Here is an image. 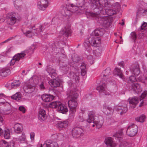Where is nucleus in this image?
Here are the masks:
<instances>
[{
	"instance_id": "1",
	"label": "nucleus",
	"mask_w": 147,
	"mask_h": 147,
	"mask_svg": "<svg viewBox=\"0 0 147 147\" xmlns=\"http://www.w3.org/2000/svg\"><path fill=\"white\" fill-rule=\"evenodd\" d=\"M90 2L93 5H95L99 10L96 11L97 8L94 9L96 13L89 12L87 13V15L92 17H96L103 9L105 10L107 14L109 16H112L117 13L116 10L111 8V3H109L108 0H89Z\"/></svg>"
},
{
	"instance_id": "2",
	"label": "nucleus",
	"mask_w": 147,
	"mask_h": 147,
	"mask_svg": "<svg viewBox=\"0 0 147 147\" xmlns=\"http://www.w3.org/2000/svg\"><path fill=\"white\" fill-rule=\"evenodd\" d=\"M67 95L71 99L68 102V105L70 109L69 117L73 118L78 105V103L76 100L78 97V94L76 91L69 90L67 92Z\"/></svg>"
},
{
	"instance_id": "3",
	"label": "nucleus",
	"mask_w": 147,
	"mask_h": 147,
	"mask_svg": "<svg viewBox=\"0 0 147 147\" xmlns=\"http://www.w3.org/2000/svg\"><path fill=\"white\" fill-rule=\"evenodd\" d=\"M38 82V78L36 76H34L29 80V82L24 88L25 92L27 93H30L34 90L35 87Z\"/></svg>"
},
{
	"instance_id": "4",
	"label": "nucleus",
	"mask_w": 147,
	"mask_h": 147,
	"mask_svg": "<svg viewBox=\"0 0 147 147\" xmlns=\"http://www.w3.org/2000/svg\"><path fill=\"white\" fill-rule=\"evenodd\" d=\"M47 24V23H45L42 25H40L38 28L37 29H35V26H33L31 30L26 31L25 33L26 35L29 37H31L34 35L38 34L40 32V34L42 33L43 31L45 29Z\"/></svg>"
},
{
	"instance_id": "5",
	"label": "nucleus",
	"mask_w": 147,
	"mask_h": 147,
	"mask_svg": "<svg viewBox=\"0 0 147 147\" xmlns=\"http://www.w3.org/2000/svg\"><path fill=\"white\" fill-rule=\"evenodd\" d=\"M67 6L64 11L65 14H63L65 16H68L69 17L72 13L75 12L78 9V7L72 4L67 5Z\"/></svg>"
},
{
	"instance_id": "6",
	"label": "nucleus",
	"mask_w": 147,
	"mask_h": 147,
	"mask_svg": "<svg viewBox=\"0 0 147 147\" xmlns=\"http://www.w3.org/2000/svg\"><path fill=\"white\" fill-rule=\"evenodd\" d=\"M138 131V127L137 126L132 124L128 126L127 129L126 133L129 136L132 137L136 134Z\"/></svg>"
},
{
	"instance_id": "7",
	"label": "nucleus",
	"mask_w": 147,
	"mask_h": 147,
	"mask_svg": "<svg viewBox=\"0 0 147 147\" xmlns=\"http://www.w3.org/2000/svg\"><path fill=\"white\" fill-rule=\"evenodd\" d=\"M107 83L104 82L102 84L97 87L96 89L98 91L100 95V96L109 95V93L107 91Z\"/></svg>"
},
{
	"instance_id": "8",
	"label": "nucleus",
	"mask_w": 147,
	"mask_h": 147,
	"mask_svg": "<svg viewBox=\"0 0 147 147\" xmlns=\"http://www.w3.org/2000/svg\"><path fill=\"white\" fill-rule=\"evenodd\" d=\"M8 18L7 20L8 23L10 25L14 24L17 18V16L14 12H11L9 13L7 16Z\"/></svg>"
},
{
	"instance_id": "9",
	"label": "nucleus",
	"mask_w": 147,
	"mask_h": 147,
	"mask_svg": "<svg viewBox=\"0 0 147 147\" xmlns=\"http://www.w3.org/2000/svg\"><path fill=\"white\" fill-rule=\"evenodd\" d=\"M84 131L82 128L79 127H76L73 129L72 134L74 137L77 138L82 135Z\"/></svg>"
},
{
	"instance_id": "10",
	"label": "nucleus",
	"mask_w": 147,
	"mask_h": 147,
	"mask_svg": "<svg viewBox=\"0 0 147 147\" xmlns=\"http://www.w3.org/2000/svg\"><path fill=\"white\" fill-rule=\"evenodd\" d=\"M26 54L24 53H18L14 55L12 59L11 60L10 65H13L15 63L16 61H18L22 59L24 57Z\"/></svg>"
},
{
	"instance_id": "11",
	"label": "nucleus",
	"mask_w": 147,
	"mask_h": 147,
	"mask_svg": "<svg viewBox=\"0 0 147 147\" xmlns=\"http://www.w3.org/2000/svg\"><path fill=\"white\" fill-rule=\"evenodd\" d=\"M49 2L47 0H40L37 3L38 8L42 11L45 10L48 7Z\"/></svg>"
},
{
	"instance_id": "12",
	"label": "nucleus",
	"mask_w": 147,
	"mask_h": 147,
	"mask_svg": "<svg viewBox=\"0 0 147 147\" xmlns=\"http://www.w3.org/2000/svg\"><path fill=\"white\" fill-rule=\"evenodd\" d=\"M98 116H96V113L94 111H90L88 113V118L86 121L89 123H91L94 122V121L96 120L97 117H99Z\"/></svg>"
},
{
	"instance_id": "13",
	"label": "nucleus",
	"mask_w": 147,
	"mask_h": 147,
	"mask_svg": "<svg viewBox=\"0 0 147 147\" xmlns=\"http://www.w3.org/2000/svg\"><path fill=\"white\" fill-rule=\"evenodd\" d=\"M89 43L92 46L97 47L101 42L100 39L96 37L90 38L89 39Z\"/></svg>"
},
{
	"instance_id": "14",
	"label": "nucleus",
	"mask_w": 147,
	"mask_h": 147,
	"mask_svg": "<svg viewBox=\"0 0 147 147\" xmlns=\"http://www.w3.org/2000/svg\"><path fill=\"white\" fill-rule=\"evenodd\" d=\"M130 71L135 76H138L140 74L139 65L137 63L132 64L130 67Z\"/></svg>"
},
{
	"instance_id": "15",
	"label": "nucleus",
	"mask_w": 147,
	"mask_h": 147,
	"mask_svg": "<svg viewBox=\"0 0 147 147\" xmlns=\"http://www.w3.org/2000/svg\"><path fill=\"white\" fill-rule=\"evenodd\" d=\"M114 108L118 113L121 115L125 113L127 111V108L126 105L125 106H115Z\"/></svg>"
},
{
	"instance_id": "16",
	"label": "nucleus",
	"mask_w": 147,
	"mask_h": 147,
	"mask_svg": "<svg viewBox=\"0 0 147 147\" xmlns=\"http://www.w3.org/2000/svg\"><path fill=\"white\" fill-rule=\"evenodd\" d=\"M130 104V107L134 109L138 103V98L136 97L130 98L128 100Z\"/></svg>"
},
{
	"instance_id": "17",
	"label": "nucleus",
	"mask_w": 147,
	"mask_h": 147,
	"mask_svg": "<svg viewBox=\"0 0 147 147\" xmlns=\"http://www.w3.org/2000/svg\"><path fill=\"white\" fill-rule=\"evenodd\" d=\"M58 147V144L56 142L51 140H49L46 141L44 144H42L40 147Z\"/></svg>"
},
{
	"instance_id": "18",
	"label": "nucleus",
	"mask_w": 147,
	"mask_h": 147,
	"mask_svg": "<svg viewBox=\"0 0 147 147\" xmlns=\"http://www.w3.org/2000/svg\"><path fill=\"white\" fill-rule=\"evenodd\" d=\"M130 89L134 91L137 94L139 93L142 91V88L137 83H133L130 88Z\"/></svg>"
},
{
	"instance_id": "19",
	"label": "nucleus",
	"mask_w": 147,
	"mask_h": 147,
	"mask_svg": "<svg viewBox=\"0 0 147 147\" xmlns=\"http://www.w3.org/2000/svg\"><path fill=\"white\" fill-rule=\"evenodd\" d=\"M38 118L39 120L44 121L47 118L45 111L42 109H41L39 111L38 114Z\"/></svg>"
},
{
	"instance_id": "20",
	"label": "nucleus",
	"mask_w": 147,
	"mask_h": 147,
	"mask_svg": "<svg viewBox=\"0 0 147 147\" xmlns=\"http://www.w3.org/2000/svg\"><path fill=\"white\" fill-rule=\"evenodd\" d=\"M94 123H95L96 127L98 128L101 127L103 123V119L102 117L100 116L99 117H97L96 120L94 121Z\"/></svg>"
},
{
	"instance_id": "21",
	"label": "nucleus",
	"mask_w": 147,
	"mask_h": 147,
	"mask_svg": "<svg viewBox=\"0 0 147 147\" xmlns=\"http://www.w3.org/2000/svg\"><path fill=\"white\" fill-rule=\"evenodd\" d=\"M41 98L44 101L49 102L53 100L54 96L51 94H44L42 96Z\"/></svg>"
},
{
	"instance_id": "22",
	"label": "nucleus",
	"mask_w": 147,
	"mask_h": 147,
	"mask_svg": "<svg viewBox=\"0 0 147 147\" xmlns=\"http://www.w3.org/2000/svg\"><path fill=\"white\" fill-rule=\"evenodd\" d=\"M105 30L103 28H98L94 30L92 33V35L95 36H101L104 34Z\"/></svg>"
},
{
	"instance_id": "23",
	"label": "nucleus",
	"mask_w": 147,
	"mask_h": 147,
	"mask_svg": "<svg viewBox=\"0 0 147 147\" xmlns=\"http://www.w3.org/2000/svg\"><path fill=\"white\" fill-rule=\"evenodd\" d=\"M105 142L109 147H115L116 146V143L113 141L111 138L108 137L105 139Z\"/></svg>"
},
{
	"instance_id": "24",
	"label": "nucleus",
	"mask_w": 147,
	"mask_h": 147,
	"mask_svg": "<svg viewBox=\"0 0 147 147\" xmlns=\"http://www.w3.org/2000/svg\"><path fill=\"white\" fill-rule=\"evenodd\" d=\"M71 30L69 26L65 27L62 32V34L66 36H68L71 34Z\"/></svg>"
},
{
	"instance_id": "25",
	"label": "nucleus",
	"mask_w": 147,
	"mask_h": 147,
	"mask_svg": "<svg viewBox=\"0 0 147 147\" xmlns=\"http://www.w3.org/2000/svg\"><path fill=\"white\" fill-rule=\"evenodd\" d=\"M57 110L63 114H66L68 112V109L67 107L63 105L61 103Z\"/></svg>"
},
{
	"instance_id": "26",
	"label": "nucleus",
	"mask_w": 147,
	"mask_h": 147,
	"mask_svg": "<svg viewBox=\"0 0 147 147\" xmlns=\"http://www.w3.org/2000/svg\"><path fill=\"white\" fill-rule=\"evenodd\" d=\"M114 108H112L108 106L105 105L104 107V111L105 114H112L114 111Z\"/></svg>"
},
{
	"instance_id": "27",
	"label": "nucleus",
	"mask_w": 147,
	"mask_h": 147,
	"mask_svg": "<svg viewBox=\"0 0 147 147\" xmlns=\"http://www.w3.org/2000/svg\"><path fill=\"white\" fill-rule=\"evenodd\" d=\"M14 128L15 132L17 134H19L22 132L23 129L22 125L19 123H16L15 124Z\"/></svg>"
},
{
	"instance_id": "28",
	"label": "nucleus",
	"mask_w": 147,
	"mask_h": 147,
	"mask_svg": "<svg viewBox=\"0 0 147 147\" xmlns=\"http://www.w3.org/2000/svg\"><path fill=\"white\" fill-rule=\"evenodd\" d=\"M49 83L51 87H57L60 86V83L58 79H55L53 81H50Z\"/></svg>"
},
{
	"instance_id": "29",
	"label": "nucleus",
	"mask_w": 147,
	"mask_h": 147,
	"mask_svg": "<svg viewBox=\"0 0 147 147\" xmlns=\"http://www.w3.org/2000/svg\"><path fill=\"white\" fill-rule=\"evenodd\" d=\"M68 122L67 120L59 121L57 123L58 127L59 128H66L68 126Z\"/></svg>"
},
{
	"instance_id": "30",
	"label": "nucleus",
	"mask_w": 147,
	"mask_h": 147,
	"mask_svg": "<svg viewBox=\"0 0 147 147\" xmlns=\"http://www.w3.org/2000/svg\"><path fill=\"white\" fill-rule=\"evenodd\" d=\"M70 78L72 80H74L76 82H78L79 79V74L78 73H71L70 74Z\"/></svg>"
},
{
	"instance_id": "31",
	"label": "nucleus",
	"mask_w": 147,
	"mask_h": 147,
	"mask_svg": "<svg viewBox=\"0 0 147 147\" xmlns=\"http://www.w3.org/2000/svg\"><path fill=\"white\" fill-rule=\"evenodd\" d=\"M10 73V70L9 69H3L0 71V75L1 76L6 77Z\"/></svg>"
},
{
	"instance_id": "32",
	"label": "nucleus",
	"mask_w": 147,
	"mask_h": 147,
	"mask_svg": "<svg viewBox=\"0 0 147 147\" xmlns=\"http://www.w3.org/2000/svg\"><path fill=\"white\" fill-rule=\"evenodd\" d=\"M114 72L120 78L123 80H124V77L121 69L117 68H116L114 70Z\"/></svg>"
},
{
	"instance_id": "33",
	"label": "nucleus",
	"mask_w": 147,
	"mask_h": 147,
	"mask_svg": "<svg viewBox=\"0 0 147 147\" xmlns=\"http://www.w3.org/2000/svg\"><path fill=\"white\" fill-rule=\"evenodd\" d=\"M111 74V69L110 67H107L102 72L101 76L104 77H107Z\"/></svg>"
},
{
	"instance_id": "34",
	"label": "nucleus",
	"mask_w": 147,
	"mask_h": 147,
	"mask_svg": "<svg viewBox=\"0 0 147 147\" xmlns=\"http://www.w3.org/2000/svg\"><path fill=\"white\" fill-rule=\"evenodd\" d=\"M110 7L116 10L117 13L119 11L121 8L120 6L118 3H116L112 5H111Z\"/></svg>"
},
{
	"instance_id": "35",
	"label": "nucleus",
	"mask_w": 147,
	"mask_h": 147,
	"mask_svg": "<svg viewBox=\"0 0 147 147\" xmlns=\"http://www.w3.org/2000/svg\"><path fill=\"white\" fill-rule=\"evenodd\" d=\"M61 102L59 101L53 102L51 103L49 105V107L53 108L58 109V107L60 105Z\"/></svg>"
},
{
	"instance_id": "36",
	"label": "nucleus",
	"mask_w": 147,
	"mask_h": 147,
	"mask_svg": "<svg viewBox=\"0 0 147 147\" xmlns=\"http://www.w3.org/2000/svg\"><path fill=\"white\" fill-rule=\"evenodd\" d=\"M4 136L6 139L9 138L10 136V131L9 129H5L3 131V135L1 136Z\"/></svg>"
},
{
	"instance_id": "37",
	"label": "nucleus",
	"mask_w": 147,
	"mask_h": 147,
	"mask_svg": "<svg viewBox=\"0 0 147 147\" xmlns=\"http://www.w3.org/2000/svg\"><path fill=\"white\" fill-rule=\"evenodd\" d=\"M102 48L100 47L95 50L93 51V54L96 56L99 57L101 55Z\"/></svg>"
},
{
	"instance_id": "38",
	"label": "nucleus",
	"mask_w": 147,
	"mask_h": 147,
	"mask_svg": "<svg viewBox=\"0 0 147 147\" xmlns=\"http://www.w3.org/2000/svg\"><path fill=\"white\" fill-rule=\"evenodd\" d=\"M17 140H19L21 143H24L25 142L26 137L24 133H22V135L18 138H17Z\"/></svg>"
},
{
	"instance_id": "39",
	"label": "nucleus",
	"mask_w": 147,
	"mask_h": 147,
	"mask_svg": "<svg viewBox=\"0 0 147 147\" xmlns=\"http://www.w3.org/2000/svg\"><path fill=\"white\" fill-rule=\"evenodd\" d=\"M139 14L142 15H147V9H138L137 12L136 14L138 15Z\"/></svg>"
},
{
	"instance_id": "40",
	"label": "nucleus",
	"mask_w": 147,
	"mask_h": 147,
	"mask_svg": "<svg viewBox=\"0 0 147 147\" xmlns=\"http://www.w3.org/2000/svg\"><path fill=\"white\" fill-rule=\"evenodd\" d=\"M20 83L19 80H15L11 84V88H16L20 85Z\"/></svg>"
},
{
	"instance_id": "41",
	"label": "nucleus",
	"mask_w": 147,
	"mask_h": 147,
	"mask_svg": "<svg viewBox=\"0 0 147 147\" xmlns=\"http://www.w3.org/2000/svg\"><path fill=\"white\" fill-rule=\"evenodd\" d=\"M11 98L12 99L18 100L21 98V95L19 93H17L12 96Z\"/></svg>"
},
{
	"instance_id": "42",
	"label": "nucleus",
	"mask_w": 147,
	"mask_h": 147,
	"mask_svg": "<svg viewBox=\"0 0 147 147\" xmlns=\"http://www.w3.org/2000/svg\"><path fill=\"white\" fill-rule=\"evenodd\" d=\"M73 61L76 63H77L80 61V58L76 54H74L72 57Z\"/></svg>"
},
{
	"instance_id": "43",
	"label": "nucleus",
	"mask_w": 147,
	"mask_h": 147,
	"mask_svg": "<svg viewBox=\"0 0 147 147\" xmlns=\"http://www.w3.org/2000/svg\"><path fill=\"white\" fill-rule=\"evenodd\" d=\"M22 3L21 0H16L14 1V5L16 8H18L21 5Z\"/></svg>"
},
{
	"instance_id": "44",
	"label": "nucleus",
	"mask_w": 147,
	"mask_h": 147,
	"mask_svg": "<svg viewBox=\"0 0 147 147\" xmlns=\"http://www.w3.org/2000/svg\"><path fill=\"white\" fill-rule=\"evenodd\" d=\"M145 118V115H143L140 116L139 117L136 118L135 119L137 121L140 122H144Z\"/></svg>"
},
{
	"instance_id": "45",
	"label": "nucleus",
	"mask_w": 147,
	"mask_h": 147,
	"mask_svg": "<svg viewBox=\"0 0 147 147\" xmlns=\"http://www.w3.org/2000/svg\"><path fill=\"white\" fill-rule=\"evenodd\" d=\"M49 73L50 75L53 80L56 79L57 76V74L55 72L54 70L52 69L51 71H50Z\"/></svg>"
},
{
	"instance_id": "46",
	"label": "nucleus",
	"mask_w": 147,
	"mask_h": 147,
	"mask_svg": "<svg viewBox=\"0 0 147 147\" xmlns=\"http://www.w3.org/2000/svg\"><path fill=\"white\" fill-rule=\"evenodd\" d=\"M84 111H81V112H80L79 116V120L80 121L82 122L84 120V118L83 117V114Z\"/></svg>"
},
{
	"instance_id": "47",
	"label": "nucleus",
	"mask_w": 147,
	"mask_h": 147,
	"mask_svg": "<svg viewBox=\"0 0 147 147\" xmlns=\"http://www.w3.org/2000/svg\"><path fill=\"white\" fill-rule=\"evenodd\" d=\"M0 147H9L8 144L5 140H2L0 142Z\"/></svg>"
},
{
	"instance_id": "48",
	"label": "nucleus",
	"mask_w": 147,
	"mask_h": 147,
	"mask_svg": "<svg viewBox=\"0 0 147 147\" xmlns=\"http://www.w3.org/2000/svg\"><path fill=\"white\" fill-rule=\"evenodd\" d=\"M3 118L0 115V126L3 124ZM3 131L0 128V136H1L3 135Z\"/></svg>"
},
{
	"instance_id": "49",
	"label": "nucleus",
	"mask_w": 147,
	"mask_h": 147,
	"mask_svg": "<svg viewBox=\"0 0 147 147\" xmlns=\"http://www.w3.org/2000/svg\"><path fill=\"white\" fill-rule=\"evenodd\" d=\"M136 79L135 77L134 76H131L129 77V80H128V82L129 83L130 82L132 83L133 84V82H136Z\"/></svg>"
},
{
	"instance_id": "50",
	"label": "nucleus",
	"mask_w": 147,
	"mask_h": 147,
	"mask_svg": "<svg viewBox=\"0 0 147 147\" xmlns=\"http://www.w3.org/2000/svg\"><path fill=\"white\" fill-rule=\"evenodd\" d=\"M147 95V91H144L143 92L140 98V100L141 101L142 100L144 99Z\"/></svg>"
},
{
	"instance_id": "51",
	"label": "nucleus",
	"mask_w": 147,
	"mask_h": 147,
	"mask_svg": "<svg viewBox=\"0 0 147 147\" xmlns=\"http://www.w3.org/2000/svg\"><path fill=\"white\" fill-rule=\"evenodd\" d=\"M137 37L136 34L134 32H132L131 34V38L134 40V42H135V40Z\"/></svg>"
},
{
	"instance_id": "52",
	"label": "nucleus",
	"mask_w": 147,
	"mask_h": 147,
	"mask_svg": "<svg viewBox=\"0 0 147 147\" xmlns=\"http://www.w3.org/2000/svg\"><path fill=\"white\" fill-rule=\"evenodd\" d=\"M87 58L90 63L92 64L93 63V59L92 55H88L87 57Z\"/></svg>"
},
{
	"instance_id": "53",
	"label": "nucleus",
	"mask_w": 147,
	"mask_h": 147,
	"mask_svg": "<svg viewBox=\"0 0 147 147\" xmlns=\"http://www.w3.org/2000/svg\"><path fill=\"white\" fill-rule=\"evenodd\" d=\"M61 44L59 42H55L53 45V46L54 48L57 49L58 47L60 46Z\"/></svg>"
},
{
	"instance_id": "54",
	"label": "nucleus",
	"mask_w": 147,
	"mask_h": 147,
	"mask_svg": "<svg viewBox=\"0 0 147 147\" xmlns=\"http://www.w3.org/2000/svg\"><path fill=\"white\" fill-rule=\"evenodd\" d=\"M84 45L86 49H87V51H88L89 52L90 51H91V49L89 46L88 45L87 43H86V42H84Z\"/></svg>"
},
{
	"instance_id": "55",
	"label": "nucleus",
	"mask_w": 147,
	"mask_h": 147,
	"mask_svg": "<svg viewBox=\"0 0 147 147\" xmlns=\"http://www.w3.org/2000/svg\"><path fill=\"white\" fill-rule=\"evenodd\" d=\"M122 132H120L119 133H116L114 135V136L116 138H117L118 139H119V140H120V139L121 138V136L122 134Z\"/></svg>"
},
{
	"instance_id": "56",
	"label": "nucleus",
	"mask_w": 147,
	"mask_h": 147,
	"mask_svg": "<svg viewBox=\"0 0 147 147\" xmlns=\"http://www.w3.org/2000/svg\"><path fill=\"white\" fill-rule=\"evenodd\" d=\"M141 28L142 30L146 29L147 28V23L145 22H144L141 26Z\"/></svg>"
},
{
	"instance_id": "57",
	"label": "nucleus",
	"mask_w": 147,
	"mask_h": 147,
	"mask_svg": "<svg viewBox=\"0 0 147 147\" xmlns=\"http://www.w3.org/2000/svg\"><path fill=\"white\" fill-rule=\"evenodd\" d=\"M19 110L24 113L25 112V109L23 106H20L19 108Z\"/></svg>"
},
{
	"instance_id": "58",
	"label": "nucleus",
	"mask_w": 147,
	"mask_h": 147,
	"mask_svg": "<svg viewBox=\"0 0 147 147\" xmlns=\"http://www.w3.org/2000/svg\"><path fill=\"white\" fill-rule=\"evenodd\" d=\"M102 21H103V23H102L101 22V23H102L103 25H107L108 24H109V23L108 20H105L104 19H102Z\"/></svg>"
},
{
	"instance_id": "59",
	"label": "nucleus",
	"mask_w": 147,
	"mask_h": 147,
	"mask_svg": "<svg viewBox=\"0 0 147 147\" xmlns=\"http://www.w3.org/2000/svg\"><path fill=\"white\" fill-rule=\"evenodd\" d=\"M40 87L41 90H44L45 89V87L44 86V83L42 82L40 85Z\"/></svg>"
},
{
	"instance_id": "60",
	"label": "nucleus",
	"mask_w": 147,
	"mask_h": 147,
	"mask_svg": "<svg viewBox=\"0 0 147 147\" xmlns=\"http://www.w3.org/2000/svg\"><path fill=\"white\" fill-rule=\"evenodd\" d=\"M86 73V69H81V75L82 76H84Z\"/></svg>"
},
{
	"instance_id": "61",
	"label": "nucleus",
	"mask_w": 147,
	"mask_h": 147,
	"mask_svg": "<svg viewBox=\"0 0 147 147\" xmlns=\"http://www.w3.org/2000/svg\"><path fill=\"white\" fill-rule=\"evenodd\" d=\"M80 69H86V67L84 63H82L80 67Z\"/></svg>"
},
{
	"instance_id": "62",
	"label": "nucleus",
	"mask_w": 147,
	"mask_h": 147,
	"mask_svg": "<svg viewBox=\"0 0 147 147\" xmlns=\"http://www.w3.org/2000/svg\"><path fill=\"white\" fill-rule=\"evenodd\" d=\"M41 36H42V38L43 39H45L47 38V35L46 33L43 34L40 33Z\"/></svg>"
},
{
	"instance_id": "63",
	"label": "nucleus",
	"mask_w": 147,
	"mask_h": 147,
	"mask_svg": "<svg viewBox=\"0 0 147 147\" xmlns=\"http://www.w3.org/2000/svg\"><path fill=\"white\" fill-rule=\"evenodd\" d=\"M147 104V102H144V101H142L140 103L139 105V106L140 107H141L142 105H146Z\"/></svg>"
},
{
	"instance_id": "64",
	"label": "nucleus",
	"mask_w": 147,
	"mask_h": 147,
	"mask_svg": "<svg viewBox=\"0 0 147 147\" xmlns=\"http://www.w3.org/2000/svg\"><path fill=\"white\" fill-rule=\"evenodd\" d=\"M118 64L122 67H123L124 66V62L123 61L119 63Z\"/></svg>"
}]
</instances>
